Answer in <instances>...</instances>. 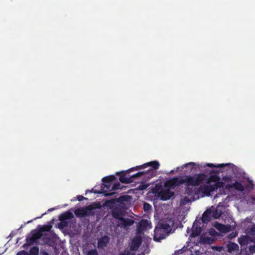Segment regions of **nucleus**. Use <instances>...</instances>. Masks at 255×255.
I'll use <instances>...</instances> for the list:
<instances>
[{"label": "nucleus", "instance_id": "a18cd8bd", "mask_svg": "<svg viewBox=\"0 0 255 255\" xmlns=\"http://www.w3.org/2000/svg\"><path fill=\"white\" fill-rule=\"evenodd\" d=\"M54 210V208H50V209H49L48 210V212H51V211H53Z\"/></svg>", "mask_w": 255, "mask_h": 255}, {"label": "nucleus", "instance_id": "de8ad7c7", "mask_svg": "<svg viewBox=\"0 0 255 255\" xmlns=\"http://www.w3.org/2000/svg\"><path fill=\"white\" fill-rule=\"evenodd\" d=\"M187 197H185L184 198V199H185V200H187Z\"/></svg>", "mask_w": 255, "mask_h": 255}, {"label": "nucleus", "instance_id": "c756f323", "mask_svg": "<svg viewBox=\"0 0 255 255\" xmlns=\"http://www.w3.org/2000/svg\"><path fill=\"white\" fill-rule=\"evenodd\" d=\"M128 197V196H121L118 199V201L121 203L126 201Z\"/></svg>", "mask_w": 255, "mask_h": 255}, {"label": "nucleus", "instance_id": "5701e85b", "mask_svg": "<svg viewBox=\"0 0 255 255\" xmlns=\"http://www.w3.org/2000/svg\"><path fill=\"white\" fill-rule=\"evenodd\" d=\"M178 180V179L177 178H173L166 182V186H168L169 187L175 186L177 184Z\"/></svg>", "mask_w": 255, "mask_h": 255}, {"label": "nucleus", "instance_id": "aec40b11", "mask_svg": "<svg viewBox=\"0 0 255 255\" xmlns=\"http://www.w3.org/2000/svg\"><path fill=\"white\" fill-rule=\"evenodd\" d=\"M120 221H121V224L125 227L131 226L134 223V221L132 219H130L129 218L125 219L123 217H122L120 219Z\"/></svg>", "mask_w": 255, "mask_h": 255}, {"label": "nucleus", "instance_id": "58836bf2", "mask_svg": "<svg viewBox=\"0 0 255 255\" xmlns=\"http://www.w3.org/2000/svg\"><path fill=\"white\" fill-rule=\"evenodd\" d=\"M217 211H217V210H216V212H215V214H214L213 215V216L215 218H216V219H217V218H219V217L220 216V215H221V214H219V215H216V213L217 212Z\"/></svg>", "mask_w": 255, "mask_h": 255}, {"label": "nucleus", "instance_id": "ddd939ff", "mask_svg": "<svg viewBox=\"0 0 255 255\" xmlns=\"http://www.w3.org/2000/svg\"><path fill=\"white\" fill-rule=\"evenodd\" d=\"M74 217L72 213L70 211H66L61 214L59 217V220L62 223H64L65 225L67 222L65 221L67 220L71 219Z\"/></svg>", "mask_w": 255, "mask_h": 255}, {"label": "nucleus", "instance_id": "a19ab883", "mask_svg": "<svg viewBox=\"0 0 255 255\" xmlns=\"http://www.w3.org/2000/svg\"><path fill=\"white\" fill-rule=\"evenodd\" d=\"M146 187L147 186H145V185H140L139 186V189L140 190H143V189H145Z\"/></svg>", "mask_w": 255, "mask_h": 255}, {"label": "nucleus", "instance_id": "6e6552de", "mask_svg": "<svg viewBox=\"0 0 255 255\" xmlns=\"http://www.w3.org/2000/svg\"><path fill=\"white\" fill-rule=\"evenodd\" d=\"M168 234L166 231L162 230L161 228L156 227L154 231V240L159 242L165 239Z\"/></svg>", "mask_w": 255, "mask_h": 255}, {"label": "nucleus", "instance_id": "f257e3e1", "mask_svg": "<svg viewBox=\"0 0 255 255\" xmlns=\"http://www.w3.org/2000/svg\"><path fill=\"white\" fill-rule=\"evenodd\" d=\"M150 166L151 168L153 169H157L159 166V162L156 160H154L152 161L148 162L143 165L140 166H137L135 168H132L130 169L129 170H127L126 171H122L119 173L120 177L119 180L120 182L123 183H130L133 181V178H135L137 177L141 176L143 174H144L143 172H138L134 174H133L131 176L128 175L127 176V174L128 173V171H133L134 169H139L144 168Z\"/></svg>", "mask_w": 255, "mask_h": 255}, {"label": "nucleus", "instance_id": "7ed1b4c3", "mask_svg": "<svg viewBox=\"0 0 255 255\" xmlns=\"http://www.w3.org/2000/svg\"><path fill=\"white\" fill-rule=\"evenodd\" d=\"M225 183L223 182H220L214 184H207L206 185H203L200 186L199 188V194L202 193V197L205 195L209 196L211 193L217 190L218 188L223 187Z\"/></svg>", "mask_w": 255, "mask_h": 255}, {"label": "nucleus", "instance_id": "c03bdc74", "mask_svg": "<svg viewBox=\"0 0 255 255\" xmlns=\"http://www.w3.org/2000/svg\"><path fill=\"white\" fill-rule=\"evenodd\" d=\"M107 203H112V204H113L114 203V201H112V200H108L107 201Z\"/></svg>", "mask_w": 255, "mask_h": 255}, {"label": "nucleus", "instance_id": "49530a36", "mask_svg": "<svg viewBox=\"0 0 255 255\" xmlns=\"http://www.w3.org/2000/svg\"><path fill=\"white\" fill-rule=\"evenodd\" d=\"M32 220H30V221H28L27 223L28 224V223H30L31 222H32Z\"/></svg>", "mask_w": 255, "mask_h": 255}, {"label": "nucleus", "instance_id": "b1692460", "mask_svg": "<svg viewBox=\"0 0 255 255\" xmlns=\"http://www.w3.org/2000/svg\"><path fill=\"white\" fill-rule=\"evenodd\" d=\"M121 188V185L120 182H118L112 185L111 188L109 190L108 192H113L112 191L118 190Z\"/></svg>", "mask_w": 255, "mask_h": 255}, {"label": "nucleus", "instance_id": "f704fd0d", "mask_svg": "<svg viewBox=\"0 0 255 255\" xmlns=\"http://www.w3.org/2000/svg\"><path fill=\"white\" fill-rule=\"evenodd\" d=\"M77 200L78 201H81L83 200H87V198L84 197L82 195H78V196H77Z\"/></svg>", "mask_w": 255, "mask_h": 255}, {"label": "nucleus", "instance_id": "412c9836", "mask_svg": "<svg viewBox=\"0 0 255 255\" xmlns=\"http://www.w3.org/2000/svg\"><path fill=\"white\" fill-rule=\"evenodd\" d=\"M219 177L216 175H212L210 176L208 179L207 181V184H211V182H214V183H217L218 182H220Z\"/></svg>", "mask_w": 255, "mask_h": 255}, {"label": "nucleus", "instance_id": "0eeeda50", "mask_svg": "<svg viewBox=\"0 0 255 255\" xmlns=\"http://www.w3.org/2000/svg\"><path fill=\"white\" fill-rule=\"evenodd\" d=\"M151 228V225L148 220L146 219H142L137 226V233L141 235L143 234L146 230Z\"/></svg>", "mask_w": 255, "mask_h": 255}, {"label": "nucleus", "instance_id": "9b49d317", "mask_svg": "<svg viewBox=\"0 0 255 255\" xmlns=\"http://www.w3.org/2000/svg\"><path fill=\"white\" fill-rule=\"evenodd\" d=\"M173 195L174 193L170 191L169 189L161 190L158 193V196L163 201L168 200Z\"/></svg>", "mask_w": 255, "mask_h": 255}, {"label": "nucleus", "instance_id": "e433bc0d", "mask_svg": "<svg viewBox=\"0 0 255 255\" xmlns=\"http://www.w3.org/2000/svg\"><path fill=\"white\" fill-rule=\"evenodd\" d=\"M50 228L48 226H44L42 227V228L41 229V232L44 231H48L49 230Z\"/></svg>", "mask_w": 255, "mask_h": 255}, {"label": "nucleus", "instance_id": "cd10ccee", "mask_svg": "<svg viewBox=\"0 0 255 255\" xmlns=\"http://www.w3.org/2000/svg\"><path fill=\"white\" fill-rule=\"evenodd\" d=\"M26 244H24V246L26 245L28 246L31 245L36 241L32 236L26 238Z\"/></svg>", "mask_w": 255, "mask_h": 255}, {"label": "nucleus", "instance_id": "4468645a", "mask_svg": "<svg viewBox=\"0 0 255 255\" xmlns=\"http://www.w3.org/2000/svg\"><path fill=\"white\" fill-rule=\"evenodd\" d=\"M252 239L247 235L242 236L238 238V243L242 246H247L250 243L252 242Z\"/></svg>", "mask_w": 255, "mask_h": 255}, {"label": "nucleus", "instance_id": "20e7f679", "mask_svg": "<svg viewBox=\"0 0 255 255\" xmlns=\"http://www.w3.org/2000/svg\"><path fill=\"white\" fill-rule=\"evenodd\" d=\"M115 180L116 177L114 175L106 176L102 179L103 183L102 190L106 196L112 195L114 194V192H108V191L111 187L112 182Z\"/></svg>", "mask_w": 255, "mask_h": 255}, {"label": "nucleus", "instance_id": "a211bd4d", "mask_svg": "<svg viewBox=\"0 0 255 255\" xmlns=\"http://www.w3.org/2000/svg\"><path fill=\"white\" fill-rule=\"evenodd\" d=\"M227 251L230 253L239 250V246L235 243L230 242L226 245Z\"/></svg>", "mask_w": 255, "mask_h": 255}, {"label": "nucleus", "instance_id": "393cba45", "mask_svg": "<svg viewBox=\"0 0 255 255\" xmlns=\"http://www.w3.org/2000/svg\"><path fill=\"white\" fill-rule=\"evenodd\" d=\"M202 243L205 244H212L214 243V240L212 237L201 238Z\"/></svg>", "mask_w": 255, "mask_h": 255}, {"label": "nucleus", "instance_id": "1a4fd4ad", "mask_svg": "<svg viewBox=\"0 0 255 255\" xmlns=\"http://www.w3.org/2000/svg\"><path fill=\"white\" fill-rule=\"evenodd\" d=\"M142 243V238L140 236L134 237L130 244V250L132 251H136Z\"/></svg>", "mask_w": 255, "mask_h": 255}, {"label": "nucleus", "instance_id": "2f4dec72", "mask_svg": "<svg viewBox=\"0 0 255 255\" xmlns=\"http://www.w3.org/2000/svg\"><path fill=\"white\" fill-rule=\"evenodd\" d=\"M98 253L96 250H91L87 253V255H98Z\"/></svg>", "mask_w": 255, "mask_h": 255}, {"label": "nucleus", "instance_id": "f03ea898", "mask_svg": "<svg viewBox=\"0 0 255 255\" xmlns=\"http://www.w3.org/2000/svg\"><path fill=\"white\" fill-rule=\"evenodd\" d=\"M100 207V205L99 204H96V206H94V205H90L85 207L79 208L76 209L74 211V213L75 215L79 218L94 216L95 215L94 210Z\"/></svg>", "mask_w": 255, "mask_h": 255}, {"label": "nucleus", "instance_id": "c85d7f7f", "mask_svg": "<svg viewBox=\"0 0 255 255\" xmlns=\"http://www.w3.org/2000/svg\"><path fill=\"white\" fill-rule=\"evenodd\" d=\"M151 206L147 203H145L143 204V210L145 212H148L151 209Z\"/></svg>", "mask_w": 255, "mask_h": 255}, {"label": "nucleus", "instance_id": "39448f33", "mask_svg": "<svg viewBox=\"0 0 255 255\" xmlns=\"http://www.w3.org/2000/svg\"><path fill=\"white\" fill-rule=\"evenodd\" d=\"M206 178L207 176L202 173L198 175L197 176H188L185 179V182L189 186H198L206 180Z\"/></svg>", "mask_w": 255, "mask_h": 255}, {"label": "nucleus", "instance_id": "a878e982", "mask_svg": "<svg viewBox=\"0 0 255 255\" xmlns=\"http://www.w3.org/2000/svg\"><path fill=\"white\" fill-rule=\"evenodd\" d=\"M39 249L37 247H32L29 251V255H38Z\"/></svg>", "mask_w": 255, "mask_h": 255}, {"label": "nucleus", "instance_id": "f8f14e48", "mask_svg": "<svg viewBox=\"0 0 255 255\" xmlns=\"http://www.w3.org/2000/svg\"><path fill=\"white\" fill-rule=\"evenodd\" d=\"M110 240V237L107 236H104L99 239L98 241V248L99 249H104L105 247H107Z\"/></svg>", "mask_w": 255, "mask_h": 255}, {"label": "nucleus", "instance_id": "c9c22d12", "mask_svg": "<svg viewBox=\"0 0 255 255\" xmlns=\"http://www.w3.org/2000/svg\"><path fill=\"white\" fill-rule=\"evenodd\" d=\"M248 182L249 183V185L248 186V187L250 188L251 189H253L254 187V185L253 183V181L252 180H249Z\"/></svg>", "mask_w": 255, "mask_h": 255}, {"label": "nucleus", "instance_id": "79ce46f5", "mask_svg": "<svg viewBox=\"0 0 255 255\" xmlns=\"http://www.w3.org/2000/svg\"><path fill=\"white\" fill-rule=\"evenodd\" d=\"M40 255H49L46 252L43 251L41 253Z\"/></svg>", "mask_w": 255, "mask_h": 255}, {"label": "nucleus", "instance_id": "dca6fc26", "mask_svg": "<svg viewBox=\"0 0 255 255\" xmlns=\"http://www.w3.org/2000/svg\"><path fill=\"white\" fill-rule=\"evenodd\" d=\"M112 214L114 218L120 220V219L123 217L122 209L119 207H115L112 211Z\"/></svg>", "mask_w": 255, "mask_h": 255}, {"label": "nucleus", "instance_id": "f3484780", "mask_svg": "<svg viewBox=\"0 0 255 255\" xmlns=\"http://www.w3.org/2000/svg\"><path fill=\"white\" fill-rule=\"evenodd\" d=\"M212 211L211 209H207L202 215V220L204 223H207L211 219Z\"/></svg>", "mask_w": 255, "mask_h": 255}, {"label": "nucleus", "instance_id": "bb28decb", "mask_svg": "<svg viewBox=\"0 0 255 255\" xmlns=\"http://www.w3.org/2000/svg\"><path fill=\"white\" fill-rule=\"evenodd\" d=\"M31 236L33 237V238L36 241V240L41 238V237L42 236V234L41 233V232L37 231V232H34V233H33L32 234Z\"/></svg>", "mask_w": 255, "mask_h": 255}, {"label": "nucleus", "instance_id": "72a5a7b5", "mask_svg": "<svg viewBox=\"0 0 255 255\" xmlns=\"http://www.w3.org/2000/svg\"><path fill=\"white\" fill-rule=\"evenodd\" d=\"M130 254L131 253L130 251H128L127 249L125 250V251L121 253L119 255H130Z\"/></svg>", "mask_w": 255, "mask_h": 255}, {"label": "nucleus", "instance_id": "4be33fe9", "mask_svg": "<svg viewBox=\"0 0 255 255\" xmlns=\"http://www.w3.org/2000/svg\"><path fill=\"white\" fill-rule=\"evenodd\" d=\"M233 187L235 188L237 190H238L239 191H244L245 190V187L240 182H235L233 184Z\"/></svg>", "mask_w": 255, "mask_h": 255}, {"label": "nucleus", "instance_id": "6ab92c4d", "mask_svg": "<svg viewBox=\"0 0 255 255\" xmlns=\"http://www.w3.org/2000/svg\"><path fill=\"white\" fill-rule=\"evenodd\" d=\"M216 229L220 232L226 233L230 231V227L229 225L226 226L220 223H218L216 226Z\"/></svg>", "mask_w": 255, "mask_h": 255}, {"label": "nucleus", "instance_id": "423d86ee", "mask_svg": "<svg viewBox=\"0 0 255 255\" xmlns=\"http://www.w3.org/2000/svg\"><path fill=\"white\" fill-rule=\"evenodd\" d=\"M174 224L173 220L170 218L169 219H167L166 220L160 221L157 227L161 228L162 230L166 231V233L169 234L170 233L172 230V227L173 226Z\"/></svg>", "mask_w": 255, "mask_h": 255}, {"label": "nucleus", "instance_id": "37998d69", "mask_svg": "<svg viewBox=\"0 0 255 255\" xmlns=\"http://www.w3.org/2000/svg\"><path fill=\"white\" fill-rule=\"evenodd\" d=\"M45 214H46V213H43V214H42V215H41L40 217H38L35 218H34V220L40 218H41V217H42V216H43V215H45Z\"/></svg>", "mask_w": 255, "mask_h": 255}, {"label": "nucleus", "instance_id": "473e14b6", "mask_svg": "<svg viewBox=\"0 0 255 255\" xmlns=\"http://www.w3.org/2000/svg\"><path fill=\"white\" fill-rule=\"evenodd\" d=\"M249 250L250 253L252 254L255 253V245L250 246Z\"/></svg>", "mask_w": 255, "mask_h": 255}, {"label": "nucleus", "instance_id": "9d476101", "mask_svg": "<svg viewBox=\"0 0 255 255\" xmlns=\"http://www.w3.org/2000/svg\"><path fill=\"white\" fill-rule=\"evenodd\" d=\"M185 194L190 196L191 200L194 201L196 199L195 196L199 194V188H194L188 187L185 190Z\"/></svg>", "mask_w": 255, "mask_h": 255}, {"label": "nucleus", "instance_id": "2eb2a0df", "mask_svg": "<svg viewBox=\"0 0 255 255\" xmlns=\"http://www.w3.org/2000/svg\"><path fill=\"white\" fill-rule=\"evenodd\" d=\"M201 233V227L197 225V223L195 221L192 229V233L191 236L192 237H196L200 235Z\"/></svg>", "mask_w": 255, "mask_h": 255}, {"label": "nucleus", "instance_id": "7c9ffc66", "mask_svg": "<svg viewBox=\"0 0 255 255\" xmlns=\"http://www.w3.org/2000/svg\"><path fill=\"white\" fill-rule=\"evenodd\" d=\"M22 227H23V226L21 225V227L19 229H17L16 230H14V231H12L11 233L9 235V236L10 237H11V238L13 237V236H14L16 234H17V233H18V231L20 229H21Z\"/></svg>", "mask_w": 255, "mask_h": 255}, {"label": "nucleus", "instance_id": "4c0bfd02", "mask_svg": "<svg viewBox=\"0 0 255 255\" xmlns=\"http://www.w3.org/2000/svg\"><path fill=\"white\" fill-rule=\"evenodd\" d=\"M17 255H27V253L24 251L19 252L17 253Z\"/></svg>", "mask_w": 255, "mask_h": 255}, {"label": "nucleus", "instance_id": "ea45409f", "mask_svg": "<svg viewBox=\"0 0 255 255\" xmlns=\"http://www.w3.org/2000/svg\"><path fill=\"white\" fill-rule=\"evenodd\" d=\"M251 232L253 234H255V226L251 228Z\"/></svg>", "mask_w": 255, "mask_h": 255}]
</instances>
